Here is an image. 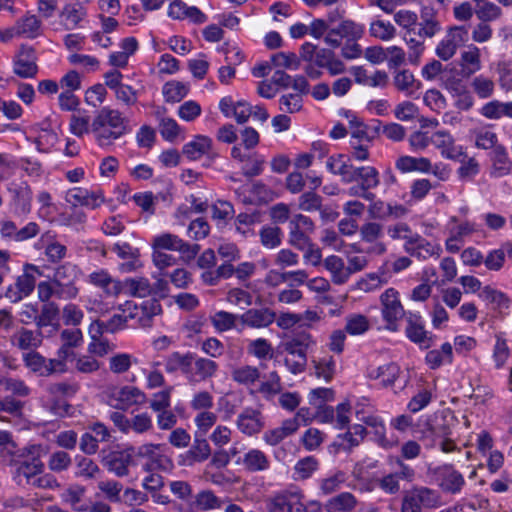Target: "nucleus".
<instances>
[{
  "mask_svg": "<svg viewBox=\"0 0 512 512\" xmlns=\"http://www.w3.org/2000/svg\"><path fill=\"white\" fill-rule=\"evenodd\" d=\"M13 204L16 210L20 213L26 214L31 208L32 192L28 186H18L12 190Z\"/></svg>",
  "mask_w": 512,
  "mask_h": 512,
  "instance_id": "obj_59",
  "label": "nucleus"
},
{
  "mask_svg": "<svg viewBox=\"0 0 512 512\" xmlns=\"http://www.w3.org/2000/svg\"><path fill=\"white\" fill-rule=\"evenodd\" d=\"M315 230L311 218L303 214H295L289 221L288 244L297 250L306 249L312 242L310 234Z\"/></svg>",
  "mask_w": 512,
  "mask_h": 512,
  "instance_id": "obj_6",
  "label": "nucleus"
},
{
  "mask_svg": "<svg viewBox=\"0 0 512 512\" xmlns=\"http://www.w3.org/2000/svg\"><path fill=\"white\" fill-rule=\"evenodd\" d=\"M470 87L472 91L480 98L487 99L490 98L495 91V83L494 81L484 75H478L474 77L470 83Z\"/></svg>",
  "mask_w": 512,
  "mask_h": 512,
  "instance_id": "obj_55",
  "label": "nucleus"
},
{
  "mask_svg": "<svg viewBox=\"0 0 512 512\" xmlns=\"http://www.w3.org/2000/svg\"><path fill=\"white\" fill-rule=\"evenodd\" d=\"M439 485L443 491L456 494L465 484L463 475L452 465H444L438 469Z\"/></svg>",
  "mask_w": 512,
  "mask_h": 512,
  "instance_id": "obj_20",
  "label": "nucleus"
},
{
  "mask_svg": "<svg viewBox=\"0 0 512 512\" xmlns=\"http://www.w3.org/2000/svg\"><path fill=\"white\" fill-rule=\"evenodd\" d=\"M241 463L249 472L265 471L270 467L268 457L259 449H251L245 453Z\"/></svg>",
  "mask_w": 512,
  "mask_h": 512,
  "instance_id": "obj_36",
  "label": "nucleus"
},
{
  "mask_svg": "<svg viewBox=\"0 0 512 512\" xmlns=\"http://www.w3.org/2000/svg\"><path fill=\"white\" fill-rule=\"evenodd\" d=\"M235 425L242 434L254 436L265 427V419L260 409L247 407L238 414Z\"/></svg>",
  "mask_w": 512,
  "mask_h": 512,
  "instance_id": "obj_11",
  "label": "nucleus"
},
{
  "mask_svg": "<svg viewBox=\"0 0 512 512\" xmlns=\"http://www.w3.org/2000/svg\"><path fill=\"white\" fill-rule=\"evenodd\" d=\"M128 119L117 110L103 107L94 117L91 132L99 146H110L127 132Z\"/></svg>",
  "mask_w": 512,
  "mask_h": 512,
  "instance_id": "obj_2",
  "label": "nucleus"
},
{
  "mask_svg": "<svg viewBox=\"0 0 512 512\" xmlns=\"http://www.w3.org/2000/svg\"><path fill=\"white\" fill-rule=\"evenodd\" d=\"M211 455V448L206 439H195L190 449L183 456V463L192 466L207 460Z\"/></svg>",
  "mask_w": 512,
  "mask_h": 512,
  "instance_id": "obj_32",
  "label": "nucleus"
},
{
  "mask_svg": "<svg viewBox=\"0 0 512 512\" xmlns=\"http://www.w3.org/2000/svg\"><path fill=\"white\" fill-rule=\"evenodd\" d=\"M66 201L73 206L82 205L96 209L104 203V196L100 192H89L86 189L76 187L67 192Z\"/></svg>",
  "mask_w": 512,
  "mask_h": 512,
  "instance_id": "obj_18",
  "label": "nucleus"
},
{
  "mask_svg": "<svg viewBox=\"0 0 512 512\" xmlns=\"http://www.w3.org/2000/svg\"><path fill=\"white\" fill-rule=\"evenodd\" d=\"M21 37L34 39L41 34L42 23L36 15L27 14L15 23Z\"/></svg>",
  "mask_w": 512,
  "mask_h": 512,
  "instance_id": "obj_39",
  "label": "nucleus"
},
{
  "mask_svg": "<svg viewBox=\"0 0 512 512\" xmlns=\"http://www.w3.org/2000/svg\"><path fill=\"white\" fill-rule=\"evenodd\" d=\"M156 116L159 120V132L161 136L170 142H173L180 134L181 128L177 122L170 117L164 115V110H158Z\"/></svg>",
  "mask_w": 512,
  "mask_h": 512,
  "instance_id": "obj_48",
  "label": "nucleus"
},
{
  "mask_svg": "<svg viewBox=\"0 0 512 512\" xmlns=\"http://www.w3.org/2000/svg\"><path fill=\"white\" fill-rule=\"evenodd\" d=\"M396 463L400 470L383 476L378 482L379 487L388 494H396L400 491V480L411 482L415 477L414 469L406 465L401 458H397Z\"/></svg>",
  "mask_w": 512,
  "mask_h": 512,
  "instance_id": "obj_13",
  "label": "nucleus"
},
{
  "mask_svg": "<svg viewBox=\"0 0 512 512\" xmlns=\"http://www.w3.org/2000/svg\"><path fill=\"white\" fill-rule=\"evenodd\" d=\"M405 251L411 256L425 260L432 256L439 257L441 248L439 245L430 243L418 234L412 243L406 247Z\"/></svg>",
  "mask_w": 512,
  "mask_h": 512,
  "instance_id": "obj_28",
  "label": "nucleus"
},
{
  "mask_svg": "<svg viewBox=\"0 0 512 512\" xmlns=\"http://www.w3.org/2000/svg\"><path fill=\"white\" fill-rule=\"evenodd\" d=\"M189 87L179 81H170L163 86V95L167 102H180L188 93Z\"/></svg>",
  "mask_w": 512,
  "mask_h": 512,
  "instance_id": "obj_61",
  "label": "nucleus"
},
{
  "mask_svg": "<svg viewBox=\"0 0 512 512\" xmlns=\"http://www.w3.org/2000/svg\"><path fill=\"white\" fill-rule=\"evenodd\" d=\"M459 67L461 75L465 78L471 77L482 68L480 49L475 45L468 46L460 56Z\"/></svg>",
  "mask_w": 512,
  "mask_h": 512,
  "instance_id": "obj_25",
  "label": "nucleus"
},
{
  "mask_svg": "<svg viewBox=\"0 0 512 512\" xmlns=\"http://www.w3.org/2000/svg\"><path fill=\"white\" fill-rule=\"evenodd\" d=\"M35 288V277L29 273H23L16 278L14 284L7 287L4 296L12 303H18L28 297Z\"/></svg>",
  "mask_w": 512,
  "mask_h": 512,
  "instance_id": "obj_17",
  "label": "nucleus"
},
{
  "mask_svg": "<svg viewBox=\"0 0 512 512\" xmlns=\"http://www.w3.org/2000/svg\"><path fill=\"white\" fill-rule=\"evenodd\" d=\"M468 39L469 32L465 26H451L437 44L435 54L442 61H448L456 55L457 50L465 45Z\"/></svg>",
  "mask_w": 512,
  "mask_h": 512,
  "instance_id": "obj_5",
  "label": "nucleus"
},
{
  "mask_svg": "<svg viewBox=\"0 0 512 512\" xmlns=\"http://www.w3.org/2000/svg\"><path fill=\"white\" fill-rule=\"evenodd\" d=\"M193 360L194 355L192 353L181 354L179 352H174L167 357L165 361V369L169 373H173L178 370L187 373L191 368Z\"/></svg>",
  "mask_w": 512,
  "mask_h": 512,
  "instance_id": "obj_42",
  "label": "nucleus"
},
{
  "mask_svg": "<svg viewBox=\"0 0 512 512\" xmlns=\"http://www.w3.org/2000/svg\"><path fill=\"white\" fill-rule=\"evenodd\" d=\"M407 326L405 329L406 336L414 343L424 348H429L432 343V337L424 328L423 321L419 315L409 314L406 318Z\"/></svg>",
  "mask_w": 512,
  "mask_h": 512,
  "instance_id": "obj_19",
  "label": "nucleus"
},
{
  "mask_svg": "<svg viewBox=\"0 0 512 512\" xmlns=\"http://www.w3.org/2000/svg\"><path fill=\"white\" fill-rule=\"evenodd\" d=\"M118 309L121 313L114 314L107 321L96 320L93 324V330L97 328V333H115L119 330H122L127 327V324L130 320H134V315L131 313V309L133 308V302L127 301L124 304H120Z\"/></svg>",
  "mask_w": 512,
  "mask_h": 512,
  "instance_id": "obj_10",
  "label": "nucleus"
},
{
  "mask_svg": "<svg viewBox=\"0 0 512 512\" xmlns=\"http://www.w3.org/2000/svg\"><path fill=\"white\" fill-rule=\"evenodd\" d=\"M48 449L41 444H31L15 451H8L9 465L14 467L13 479L19 486H33L41 472L45 471L42 456Z\"/></svg>",
  "mask_w": 512,
  "mask_h": 512,
  "instance_id": "obj_1",
  "label": "nucleus"
},
{
  "mask_svg": "<svg viewBox=\"0 0 512 512\" xmlns=\"http://www.w3.org/2000/svg\"><path fill=\"white\" fill-rule=\"evenodd\" d=\"M358 181L368 191L375 189L380 184V175L373 166H360L356 168L354 182Z\"/></svg>",
  "mask_w": 512,
  "mask_h": 512,
  "instance_id": "obj_40",
  "label": "nucleus"
},
{
  "mask_svg": "<svg viewBox=\"0 0 512 512\" xmlns=\"http://www.w3.org/2000/svg\"><path fill=\"white\" fill-rule=\"evenodd\" d=\"M422 31L428 38L434 37L441 30V24L432 9H424L421 12Z\"/></svg>",
  "mask_w": 512,
  "mask_h": 512,
  "instance_id": "obj_60",
  "label": "nucleus"
},
{
  "mask_svg": "<svg viewBox=\"0 0 512 512\" xmlns=\"http://www.w3.org/2000/svg\"><path fill=\"white\" fill-rule=\"evenodd\" d=\"M124 289L133 297L144 298L153 293L152 285L144 277L129 278L122 282Z\"/></svg>",
  "mask_w": 512,
  "mask_h": 512,
  "instance_id": "obj_44",
  "label": "nucleus"
},
{
  "mask_svg": "<svg viewBox=\"0 0 512 512\" xmlns=\"http://www.w3.org/2000/svg\"><path fill=\"white\" fill-rule=\"evenodd\" d=\"M43 334L26 328H20L11 336V344L20 350L35 351L42 345Z\"/></svg>",
  "mask_w": 512,
  "mask_h": 512,
  "instance_id": "obj_24",
  "label": "nucleus"
},
{
  "mask_svg": "<svg viewBox=\"0 0 512 512\" xmlns=\"http://www.w3.org/2000/svg\"><path fill=\"white\" fill-rule=\"evenodd\" d=\"M260 242L267 249H274L282 242V230L278 226H263L259 232Z\"/></svg>",
  "mask_w": 512,
  "mask_h": 512,
  "instance_id": "obj_58",
  "label": "nucleus"
},
{
  "mask_svg": "<svg viewBox=\"0 0 512 512\" xmlns=\"http://www.w3.org/2000/svg\"><path fill=\"white\" fill-rule=\"evenodd\" d=\"M441 505V496L428 487H414L405 491L401 501V512H422V509L437 508Z\"/></svg>",
  "mask_w": 512,
  "mask_h": 512,
  "instance_id": "obj_3",
  "label": "nucleus"
},
{
  "mask_svg": "<svg viewBox=\"0 0 512 512\" xmlns=\"http://www.w3.org/2000/svg\"><path fill=\"white\" fill-rule=\"evenodd\" d=\"M86 493L84 486L79 484L70 485L62 493V501L68 504L72 510L76 512H85L88 510L87 505L83 503V498Z\"/></svg>",
  "mask_w": 512,
  "mask_h": 512,
  "instance_id": "obj_33",
  "label": "nucleus"
},
{
  "mask_svg": "<svg viewBox=\"0 0 512 512\" xmlns=\"http://www.w3.org/2000/svg\"><path fill=\"white\" fill-rule=\"evenodd\" d=\"M480 114L490 120H498L502 117L512 118V101L492 100L487 102L480 109Z\"/></svg>",
  "mask_w": 512,
  "mask_h": 512,
  "instance_id": "obj_35",
  "label": "nucleus"
},
{
  "mask_svg": "<svg viewBox=\"0 0 512 512\" xmlns=\"http://www.w3.org/2000/svg\"><path fill=\"white\" fill-rule=\"evenodd\" d=\"M161 448L160 444L145 443L139 447H134V458L146 459V461H152L154 464L168 463V458L159 452Z\"/></svg>",
  "mask_w": 512,
  "mask_h": 512,
  "instance_id": "obj_41",
  "label": "nucleus"
},
{
  "mask_svg": "<svg viewBox=\"0 0 512 512\" xmlns=\"http://www.w3.org/2000/svg\"><path fill=\"white\" fill-rule=\"evenodd\" d=\"M192 364H194V375L200 381H205L214 377L219 368L218 364L214 360L204 357L194 356Z\"/></svg>",
  "mask_w": 512,
  "mask_h": 512,
  "instance_id": "obj_46",
  "label": "nucleus"
},
{
  "mask_svg": "<svg viewBox=\"0 0 512 512\" xmlns=\"http://www.w3.org/2000/svg\"><path fill=\"white\" fill-rule=\"evenodd\" d=\"M431 144H433L441 155L450 160H456L462 155L461 147L455 145L453 136L447 131H436L431 134Z\"/></svg>",
  "mask_w": 512,
  "mask_h": 512,
  "instance_id": "obj_22",
  "label": "nucleus"
},
{
  "mask_svg": "<svg viewBox=\"0 0 512 512\" xmlns=\"http://www.w3.org/2000/svg\"><path fill=\"white\" fill-rule=\"evenodd\" d=\"M360 420L367 425L368 427H371L373 429V432L377 438V442L383 447V448H392L394 447L397 442L394 440H388L385 437V427L382 423V421L373 415L363 416L360 418Z\"/></svg>",
  "mask_w": 512,
  "mask_h": 512,
  "instance_id": "obj_49",
  "label": "nucleus"
},
{
  "mask_svg": "<svg viewBox=\"0 0 512 512\" xmlns=\"http://www.w3.org/2000/svg\"><path fill=\"white\" fill-rule=\"evenodd\" d=\"M102 462L109 472L117 477H126L130 474L129 467L136 464L134 446L111 451L103 458Z\"/></svg>",
  "mask_w": 512,
  "mask_h": 512,
  "instance_id": "obj_9",
  "label": "nucleus"
},
{
  "mask_svg": "<svg viewBox=\"0 0 512 512\" xmlns=\"http://www.w3.org/2000/svg\"><path fill=\"white\" fill-rule=\"evenodd\" d=\"M109 404L118 410H128L132 406H142L147 403V395L138 387L124 385L111 386L107 389Z\"/></svg>",
  "mask_w": 512,
  "mask_h": 512,
  "instance_id": "obj_4",
  "label": "nucleus"
},
{
  "mask_svg": "<svg viewBox=\"0 0 512 512\" xmlns=\"http://www.w3.org/2000/svg\"><path fill=\"white\" fill-rule=\"evenodd\" d=\"M136 364H138V359L126 352L114 353L108 359L109 371L116 375L127 373Z\"/></svg>",
  "mask_w": 512,
  "mask_h": 512,
  "instance_id": "obj_34",
  "label": "nucleus"
},
{
  "mask_svg": "<svg viewBox=\"0 0 512 512\" xmlns=\"http://www.w3.org/2000/svg\"><path fill=\"white\" fill-rule=\"evenodd\" d=\"M152 247L153 249L177 251L188 261L194 259L200 251V245L189 244L179 236L171 233H163L154 237Z\"/></svg>",
  "mask_w": 512,
  "mask_h": 512,
  "instance_id": "obj_8",
  "label": "nucleus"
},
{
  "mask_svg": "<svg viewBox=\"0 0 512 512\" xmlns=\"http://www.w3.org/2000/svg\"><path fill=\"white\" fill-rule=\"evenodd\" d=\"M260 378L261 372L259 368L254 366L243 365L232 371V379L241 385H254Z\"/></svg>",
  "mask_w": 512,
  "mask_h": 512,
  "instance_id": "obj_43",
  "label": "nucleus"
},
{
  "mask_svg": "<svg viewBox=\"0 0 512 512\" xmlns=\"http://www.w3.org/2000/svg\"><path fill=\"white\" fill-rule=\"evenodd\" d=\"M89 334L92 339V341L88 345L89 353L99 357H103L113 349V346L109 343L107 339L101 338L103 333H97V328L93 330V324H91L89 327Z\"/></svg>",
  "mask_w": 512,
  "mask_h": 512,
  "instance_id": "obj_53",
  "label": "nucleus"
},
{
  "mask_svg": "<svg viewBox=\"0 0 512 512\" xmlns=\"http://www.w3.org/2000/svg\"><path fill=\"white\" fill-rule=\"evenodd\" d=\"M315 345L312 335L306 331H299L283 343L284 350L296 357H307V350Z\"/></svg>",
  "mask_w": 512,
  "mask_h": 512,
  "instance_id": "obj_23",
  "label": "nucleus"
},
{
  "mask_svg": "<svg viewBox=\"0 0 512 512\" xmlns=\"http://www.w3.org/2000/svg\"><path fill=\"white\" fill-rule=\"evenodd\" d=\"M400 369L395 363H388L369 369L371 379H380L383 386H392L399 376Z\"/></svg>",
  "mask_w": 512,
  "mask_h": 512,
  "instance_id": "obj_38",
  "label": "nucleus"
},
{
  "mask_svg": "<svg viewBox=\"0 0 512 512\" xmlns=\"http://www.w3.org/2000/svg\"><path fill=\"white\" fill-rule=\"evenodd\" d=\"M357 505L355 496L349 492L330 498L325 504L326 512H352Z\"/></svg>",
  "mask_w": 512,
  "mask_h": 512,
  "instance_id": "obj_37",
  "label": "nucleus"
},
{
  "mask_svg": "<svg viewBox=\"0 0 512 512\" xmlns=\"http://www.w3.org/2000/svg\"><path fill=\"white\" fill-rule=\"evenodd\" d=\"M88 278L91 284L101 288L107 296L117 297L124 290L122 282L114 279L105 270L95 271L91 273Z\"/></svg>",
  "mask_w": 512,
  "mask_h": 512,
  "instance_id": "obj_21",
  "label": "nucleus"
},
{
  "mask_svg": "<svg viewBox=\"0 0 512 512\" xmlns=\"http://www.w3.org/2000/svg\"><path fill=\"white\" fill-rule=\"evenodd\" d=\"M239 316L227 311H218L210 316V321L216 331L222 333L237 328Z\"/></svg>",
  "mask_w": 512,
  "mask_h": 512,
  "instance_id": "obj_47",
  "label": "nucleus"
},
{
  "mask_svg": "<svg viewBox=\"0 0 512 512\" xmlns=\"http://www.w3.org/2000/svg\"><path fill=\"white\" fill-rule=\"evenodd\" d=\"M323 265L330 273L331 280L334 284L342 285L349 280L348 270L341 257L330 255L324 259Z\"/></svg>",
  "mask_w": 512,
  "mask_h": 512,
  "instance_id": "obj_29",
  "label": "nucleus"
},
{
  "mask_svg": "<svg viewBox=\"0 0 512 512\" xmlns=\"http://www.w3.org/2000/svg\"><path fill=\"white\" fill-rule=\"evenodd\" d=\"M370 328V322L365 315L352 314L346 317L344 331L352 336L363 335Z\"/></svg>",
  "mask_w": 512,
  "mask_h": 512,
  "instance_id": "obj_54",
  "label": "nucleus"
},
{
  "mask_svg": "<svg viewBox=\"0 0 512 512\" xmlns=\"http://www.w3.org/2000/svg\"><path fill=\"white\" fill-rule=\"evenodd\" d=\"M276 319V314L269 308H251L239 316L242 327L262 329L271 325Z\"/></svg>",
  "mask_w": 512,
  "mask_h": 512,
  "instance_id": "obj_16",
  "label": "nucleus"
},
{
  "mask_svg": "<svg viewBox=\"0 0 512 512\" xmlns=\"http://www.w3.org/2000/svg\"><path fill=\"white\" fill-rule=\"evenodd\" d=\"M22 360L24 366L33 374L40 377H49L55 373L54 366H61L59 362H51V359L45 358L42 354L35 351H29L23 354Z\"/></svg>",
  "mask_w": 512,
  "mask_h": 512,
  "instance_id": "obj_14",
  "label": "nucleus"
},
{
  "mask_svg": "<svg viewBox=\"0 0 512 512\" xmlns=\"http://www.w3.org/2000/svg\"><path fill=\"white\" fill-rule=\"evenodd\" d=\"M369 33L376 39L389 41L396 36V28L389 21L377 19L370 23Z\"/></svg>",
  "mask_w": 512,
  "mask_h": 512,
  "instance_id": "obj_52",
  "label": "nucleus"
},
{
  "mask_svg": "<svg viewBox=\"0 0 512 512\" xmlns=\"http://www.w3.org/2000/svg\"><path fill=\"white\" fill-rule=\"evenodd\" d=\"M221 507V500L210 490H203L196 494L183 512H199L214 510Z\"/></svg>",
  "mask_w": 512,
  "mask_h": 512,
  "instance_id": "obj_27",
  "label": "nucleus"
},
{
  "mask_svg": "<svg viewBox=\"0 0 512 512\" xmlns=\"http://www.w3.org/2000/svg\"><path fill=\"white\" fill-rule=\"evenodd\" d=\"M47 465L51 472L61 473L71 467L72 457L64 450H57L50 454Z\"/></svg>",
  "mask_w": 512,
  "mask_h": 512,
  "instance_id": "obj_57",
  "label": "nucleus"
},
{
  "mask_svg": "<svg viewBox=\"0 0 512 512\" xmlns=\"http://www.w3.org/2000/svg\"><path fill=\"white\" fill-rule=\"evenodd\" d=\"M258 391L267 399H271L275 395L280 394L282 384L279 374L276 371L270 372L267 376V380L260 384Z\"/></svg>",
  "mask_w": 512,
  "mask_h": 512,
  "instance_id": "obj_63",
  "label": "nucleus"
},
{
  "mask_svg": "<svg viewBox=\"0 0 512 512\" xmlns=\"http://www.w3.org/2000/svg\"><path fill=\"white\" fill-rule=\"evenodd\" d=\"M59 315L60 310L56 303L48 302L43 304L39 310L37 328L41 330L50 326L53 328V331H58L60 328Z\"/></svg>",
  "mask_w": 512,
  "mask_h": 512,
  "instance_id": "obj_31",
  "label": "nucleus"
},
{
  "mask_svg": "<svg viewBox=\"0 0 512 512\" xmlns=\"http://www.w3.org/2000/svg\"><path fill=\"white\" fill-rule=\"evenodd\" d=\"M475 14L481 22H491L502 16V10L493 2H483L476 6Z\"/></svg>",
  "mask_w": 512,
  "mask_h": 512,
  "instance_id": "obj_64",
  "label": "nucleus"
},
{
  "mask_svg": "<svg viewBox=\"0 0 512 512\" xmlns=\"http://www.w3.org/2000/svg\"><path fill=\"white\" fill-rule=\"evenodd\" d=\"M471 136L474 139V145L478 149L493 151L502 145L498 144V136L489 126L475 128L471 131Z\"/></svg>",
  "mask_w": 512,
  "mask_h": 512,
  "instance_id": "obj_30",
  "label": "nucleus"
},
{
  "mask_svg": "<svg viewBox=\"0 0 512 512\" xmlns=\"http://www.w3.org/2000/svg\"><path fill=\"white\" fill-rule=\"evenodd\" d=\"M182 153L189 160H198L203 155H207L211 160L218 157V153L213 150L212 139L204 135H197L192 141L186 143Z\"/></svg>",
  "mask_w": 512,
  "mask_h": 512,
  "instance_id": "obj_15",
  "label": "nucleus"
},
{
  "mask_svg": "<svg viewBox=\"0 0 512 512\" xmlns=\"http://www.w3.org/2000/svg\"><path fill=\"white\" fill-rule=\"evenodd\" d=\"M332 33H336L340 38L346 40H359L364 34V28L362 25L347 19L332 28Z\"/></svg>",
  "mask_w": 512,
  "mask_h": 512,
  "instance_id": "obj_50",
  "label": "nucleus"
},
{
  "mask_svg": "<svg viewBox=\"0 0 512 512\" xmlns=\"http://www.w3.org/2000/svg\"><path fill=\"white\" fill-rule=\"evenodd\" d=\"M293 492H284L265 501V512H289Z\"/></svg>",
  "mask_w": 512,
  "mask_h": 512,
  "instance_id": "obj_62",
  "label": "nucleus"
},
{
  "mask_svg": "<svg viewBox=\"0 0 512 512\" xmlns=\"http://www.w3.org/2000/svg\"><path fill=\"white\" fill-rule=\"evenodd\" d=\"M381 313L386 322V329L398 331V321L405 316V310L401 304L399 293L394 288L387 289L380 296Z\"/></svg>",
  "mask_w": 512,
  "mask_h": 512,
  "instance_id": "obj_7",
  "label": "nucleus"
},
{
  "mask_svg": "<svg viewBox=\"0 0 512 512\" xmlns=\"http://www.w3.org/2000/svg\"><path fill=\"white\" fill-rule=\"evenodd\" d=\"M492 160L493 165L491 175L493 177H503L510 173L512 164L504 146L497 147L496 150L493 151Z\"/></svg>",
  "mask_w": 512,
  "mask_h": 512,
  "instance_id": "obj_45",
  "label": "nucleus"
},
{
  "mask_svg": "<svg viewBox=\"0 0 512 512\" xmlns=\"http://www.w3.org/2000/svg\"><path fill=\"white\" fill-rule=\"evenodd\" d=\"M91 124L89 115L85 111L78 110L70 117L69 130L73 135L83 137L91 132Z\"/></svg>",
  "mask_w": 512,
  "mask_h": 512,
  "instance_id": "obj_51",
  "label": "nucleus"
},
{
  "mask_svg": "<svg viewBox=\"0 0 512 512\" xmlns=\"http://www.w3.org/2000/svg\"><path fill=\"white\" fill-rule=\"evenodd\" d=\"M14 73L21 78H33L38 72L37 56L31 46L21 45L13 64Z\"/></svg>",
  "mask_w": 512,
  "mask_h": 512,
  "instance_id": "obj_12",
  "label": "nucleus"
},
{
  "mask_svg": "<svg viewBox=\"0 0 512 512\" xmlns=\"http://www.w3.org/2000/svg\"><path fill=\"white\" fill-rule=\"evenodd\" d=\"M86 12L83 8H77L74 5H66L60 13L63 25L66 30H72L78 26V24L85 17Z\"/></svg>",
  "mask_w": 512,
  "mask_h": 512,
  "instance_id": "obj_56",
  "label": "nucleus"
},
{
  "mask_svg": "<svg viewBox=\"0 0 512 512\" xmlns=\"http://www.w3.org/2000/svg\"><path fill=\"white\" fill-rule=\"evenodd\" d=\"M131 313L134 315V319L137 320L139 326L143 328L150 327L152 325L153 317L159 315L162 311L161 305L156 300H149L143 303L140 307L133 303Z\"/></svg>",
  "mask_w": 512,
  "mask_h": 512,
  "instance_id": "obj_26",
  "label": "nucleus"
}]
</instances>
